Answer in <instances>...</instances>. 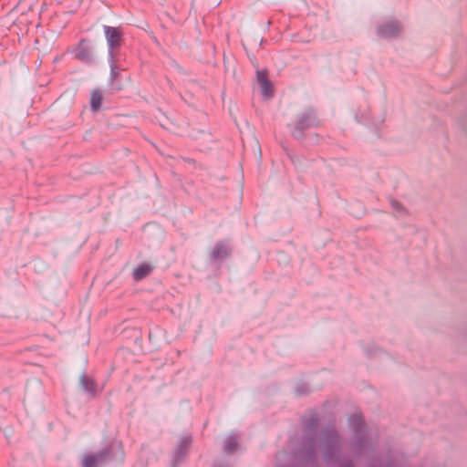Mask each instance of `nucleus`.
Here are the masks:
<instances>
[{
  "label": "nucleus",
  "mask_w": 467,
  "mask_h": 467,
  "mask_svg": "<svg viewBox=\"0 0 467 467\" xmlns=\"http://www.w3.org/2000/svg\"><path fill=\"white\" fill-rule=\"evenodd\" d=\"M113 458L123 460L119 444H111L101 451L84 453L80 459V467H105Z\"/></svg>",
  "instance_id": "nucleus-1"
},
{
  "label": "nucleus",
  "mask_w": 467,
  "mask_h": 467,
  "mask_svg": "<svg viewBox=\"0 0 467 467\" xmlns=\"http://www.w3.org/2000/svg\"><path fill=\"white\" fill-rule=\"evenodd\" d=\"M319 125L320 121L317 118L316 110L312 108H309L298 115L296 120L294 123L292 136L298 140H302L304 139V131L306 130L317 128Z\"/></svg>",
  "instance_id": "nucleus-2"
},
{
  "label": "nucleus",
  "mask_w": 467,
  "mask_h": 467,
  "mask_svg": "<svg viewBox=\"0 0 467 467\" xmlns=\"http://www.w3.org/2000/svg\"><path fill=\"white\" fill-rule=\"evenodd\" d=\"M103 32L108 45V57H118L117 51L119 50L124 40L122 29L119 26L104 25Z\"/></svg>",
  "instance_id": "nucleus-3"
},
{
  "label": "nucleus",
  "mask_w": 467,
  "mask_h": 467,
  "mask_svg": "<svg viewBox=\"0 0 467 467\" xmlns=\"http://www.w3.org/2000/svg\"><path fill=\"white\" fill-rule=\"evenodd\" d=\"M402 27L398 20H389L379 24L377 34L382 38H394L400 36Z\"/></svg>",
  "instance_id": "nucleus-4"
},
{
  "label": "nucleus",
  "mask_w": 467,
  "mask_h": 467,
  "mask_svg": "<svg viewBox=\"0 0 467 467\" xmlns=\"http://www.w3.org/2000/svg\"><path fill=\"white\" fill-rule=\"evenodd\" d=\"M75 57L87 65H92L95 62L92 48L88 39L83 38L78 42L75 49Z\"/></svg>",
  "instance_id": "nucleus-5"
},
{
  "label": "nucleus",
  "mask_w": 467,
  "mask_h": 467,
  "mask_svg": "<svg viewBox=\"0 0 467 467\" xmlns=\"http://www.w3.org/2000/svg\"><path fill=\"white\" fill-rule=\"evenodd\" d=\"M256 80L261 88V93L265 98H272L274 89L271 81L268 79V72L266 69L256 71Z\"/></svg>",
  "instance_id": "nucleus-6"
},
{
  "label": "nucleus",
  "mask_w": 467,
  "mask_h": 467,
  "mask_svg": "<svg viewBox=\"0 0 467 467\" xmlns=\"http://www.w3.org/2000/svg\"><path fill=\"white\" fill-rule=\"evenodd\" d=\"M103 100L102 92L99 89H93L90 94V108L93 111H98L101 108Z\"/></svg>",
  "instance_id": "nucleus-7"
},
{
  "label": "nucleus",
  "mask_w": 467,
  "mask_h": 467,
  "mask_svg": "<svg viewBox=\"0 0 467 467\" xmlns=\"http://www.w3.org/2000/svg\"><path fill=\"white\" fill-rule=\"evenodd\" d=\"M152 270V266L148 264H142L133 270V276L136 280H140L148 275Z\"/></svg>",
  "instance_id": "nucleus-8"
},
{
  "label": "nucleus",
  "mask_w": 467,
  "mask_h": 467,
  "mask_svg": "<svg viewBox=\"0 0 467 467\" xmlns=\"http://www.w3.org/2000/svg\"><path fill=\"white\" fill-rule=\"evenodd\" d=\"M108 60L110 67L109 77L113 81L119 76L121 68L117 65L118 57H108Z\"/></svg>",
  "instance_id": "nucleus-9"
},
{
  "label": "nucleus",
  "mask_w": 467,
  "mask_h": 467,
  "mask_svg": "<svg viewBox=\"0 0 467 467\" xmlns=\"http://www.w3.org/2000/svg\"><path fill=\"white\" fill-rule=\"evenodd\" d=\"M230 249L227 245L220 244L216 245L213 251V256L214 258H223L228 255Z\"/></svg>",
  "instance_id": "nucleus-10"
},
{
  "label": "nucleus",
  "mask_w": 467,
  "mask_h": 467,
  "mask_svg": "<svg viewBox=\"0 0 467 467\" xmlns=\"http://www.w3.org/2000/svg\"><path fill=\"white\" fill-rule=\"evenodd\" d=\"M237 446L236 441L233 437H229L225 440L224 442V449L225 451L231 452L233 451L235 447Z\"/></svg>",
  "instance_id": "nucleus-11"
},
{
  "label": "nucleus",
  "mask_w": 467,
  "mask_h": 467,
  "mask_svg": "<svg viewBox=\"0 0 467 467\" xmlns=\"http://www.w3.org/2000/svg\"><path fill=\"white\" fill-rule=\"evenodd\" d=\"M391 205L393 207V209L398 213H401L404 212V208L402 207V205L397 202V201H394L392 200L391 201Z\"/></svg>",
  "instance_id": "nucleus-12"
},
{
  "label": "nucleus",
  "mask_w": 467,
  "mask_h": 467,
  "mask_svg": "<svg viewBox=\"0 0 467 467\" xmlns=\"http://www.w3.org/2000/svg\"><path fill=\"white\" fill-rule=\"evenodd\" d=\"M188 161H189V163H192V164L194 163V161H192V160H189Z\"/></svg>",
  "instance_id": "nucleus-13"
}]
</instances>
